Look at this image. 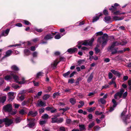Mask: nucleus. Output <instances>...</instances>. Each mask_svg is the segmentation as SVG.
Masks as SVG:
<instances>
[{
  "instance_id": "obj_22",
  "label": "nucleus",
  "mask_w": 131,
  "mask_h": 131,
  "mask_svg": "<svg viewBox=\"0 0 131 131\" xmlns=\"http://www.w3.org/2000/svg\"><path fill=\"white\" fill-rule=\"evenodd\" d=\"M6 99V96H5L2 97H0V103H4Z\"/></svg>"
},
{
  "instance_id": "obj_26",
  "label": "nucleus",
  "mask_w": 131,
  "mask_h": 131,
  "mask_svg": "<svg viewBox=\"0 0 131 131\" xmlns=\"http://www.w3.org/2000/svg\"><path fill=\"white\" fill-rule=\"evenodd\" d=\"M24 53L26 55H28L30 54V51L28 49H25L24 50Z\"/></svg>"
},
{
  "instance_id": "obj_44",
  "label": "nucleus",
  "mask_w": 131,
  "mask_h": 131,
  "mask_svg": "<svg viewBox=\"0 0 131 131\" xmlns=\"http://www.w3.org/2000/svg\"><path fill=\"white\" fill-rule=\"evenodd\" d=\"M38 54V52L36 51L34 52L32 54V56L34 57H36Z\"/></svg>"
},
{
  "instance_id": "obj_37",
  "label": "nucleus",
  "mask_w": 131,
  "mask_h": 131,
  "mask_svg": "<svg viewBox=\"0 0 131 131\" xmlns=\"http://www.w3.org/2000/svg\"><path fill=\"white\" fill-rule=\"evenodd\" d=\"M99 101H100L102 104H103L105 103L106 101L103 98H101L99 100Z\"/></svg>"
},
{
  "instance_id": "obj_49",
  "label": "nucleus",
  "mask_w": 131,
  "mask_h": 131,
  "mask_svg": "<svg viewBox=\"0 0 131 131\" xmlns=\"http://www.w3.org/2000/svg\"><path fill=\"white\" fill-rule=\"evenodd\" d=\"M21 121L20 118L19 117L16 118L15 120V122L16 123L19 122Z\"/></svg>"
},
{
  "instance_id": "obj_5",
  "label": "nucleus",
  "mask_w": 131,
  "mask_h": 131,
  "mask_svg": "<svg viewBox=\"0 0 131 131\" xmlns=\"http://www.w3.org/2000/svg\"><path fill=\"white\" fill-rule=\"evenodd\" d=\"M12 106L10 104H8L4 106L3 107V110L6 112H10L12 115L16 114V111H12Z\"/></svg>"
},
{
  "instance_id": "obj_28",
  "label": "nucleus",
  "mask_w": 131,
  "mask_h": 131,
  "mask_svg": "<svg viewBox=\"0 0 131 131\" xmlns=\"http://www.w3.org/2000/svg\"><path fill=\"white\" fill-rule=\"evenodd\" d=\"M8 94L9 95V99H11V96L12 97V99H14V97L13 96L14 95V93L13 92H10L8 93Z\"/></svg>"
},
{
  "instance_id": "obj_59",
  "label": "nucleus",
  "mask_w": 131,
  "mask_h": 131,
  "mask_svg": "<svg viewBox=\"0 0 131 131\" xmlns=\"http://www.w3.org/2000/svg\"><path fill=\"white\" fill-rule=\"evenodd\" d=\"M108 76L109 78L110 79H111L113 77V74L111 72H110L108 73Z\"/></svg>"
},
{
  "instance_id": "obj_61",
  "label": "nucleus",
  "mask_w": 131,
  "mask_h": 131,
  "mask_svg": "<svg viewBox=\"0 0 131 131\" xmlns=\"http://www.w3.org/2000/svg\"><path fill=\"white\" fill-rule=\"evenodd\" d=\"M60 131H65V128L63 127H61L60 128Z\"/></svg>"
},
{
  "instance_id": "obj_3",
  "label": "nucleus",
  "mask_w": 131,
  "mask_h": 131,
  "mask_svg": "<svg viewBox=\"0 0 131 131\" xmlns=\"http://www.w3.org/2000/svg\"><path fill=\"white\" fill-rule=\"evenodd\" d=\"M127 111V109L125 108L123 112L122 113L121 115V118L123 120L124 123L126 124L130 123L131 121L130 120V117L131 115L129 114L127 115H126L125 114Z\"/></svg>"
},
{
  "instance_id": "obj_11",
  "label": "nucleus",
  "mask_w": 131,
  "mask_h": 131,
  "mask_svg": "<svg viewBox=\"0 0 131 131\" xmlns=\"http://www.w3.org/2000/svg\"><path fill=\"white\" fill-rule=\"evenodd\" d=\"M37 105V106L44 107L46 106V103L41 100H38Z\"/></svg>"
},
{
  "instance_id": "obj_48",
  "label": "nucleus",
  "mask_w": 131,
  "mask_h": 131,
  "mask_svg": "<svg viewBox=\"0 0 131 131\" xmlns=\"http://www.w3.org/2000/svg\"><path fill=\"white\" fill-rule=\"evenodd\" d=\"M95 51L96 53H98L100 51V49L97 47H95Z\"/></svg>"
},
{
  "instance_id": "obj_1",
  "label": "nucleus",
  "mask_w": 131,
  "mask_h": 131,
  "mask_svg": "<svg viewBox=\"0 0 131 131\" xmlns=\"http://www.w3.org/2000/svg\"><path fill=\"white\" fill-rule=\"evenodd\" d=\"M108 36L106 34H104L103 36L98 38L97 42L102 45V48L106 45L108 41Z\"/></svg>"
},
{
  "instance_id": "obj_43",
  "label": "nucleus",
  "mask_w": 131,
  "mask_h": 131,
  "mask_svg": "<svg viewBox=\"0 0 131 131\" xmlns=\"http://www.w3.org/2000/svg\"><path fill=\"white\" fill-rule=\"evenodd\" d=\"M96 108L95 107H92L87 109L88 111L89 112H92Z\"/></svg>"
},
{
  "instance_id": "obj_9",
  "label": "nucleus",
  "mask_w": 131,
  "mask_h": 131,
  "mask_svg": "<svg viewBox=\"0 0 131 131\" xmlns=\"http://www.w3.org/2000/svg\"><path fill=\"white\" fill-rule=\"evenodd\" d=\"M112 8L111 7L109 8V10L112 11V13H113L114 14L116 15H117L120 14V11L118 10L116 12H114V11L116 10V8L114 7L113 6H112Z\"/></svg>"
},
{
  "instance_id": "obj_31",
  "label": "nucleus",
  "mask_w": 131,
  "mask_h": 131,
  "mask_svg": "<svg viewBox=\"0 0 131 131\" xmlns=\"http://www.w3.org/2000/svg\"><path fill=\"white\" fill-rule=\"evenodd\" d=\"M52 121H51L52 123H57V118L56 117H53L52 118H51Z\"/></svg>"
},
{
  "instance_id": "obj_47",
  "label": "nucleus",
  "mask_w": 131,
  "mask_h": 131,
  "mask_svg": "<svg viewBox=\"0 0 131 131\" xmlns=\"http://www.w3.org/2000/svg\"><path fill=\"white\" fill-rule=\"evenodd\" d=\"M12 86L13 88L15 89H17L19 88V86L17 85H15L14 84H13L12 85Z\"/></svg>"
},
{
  "instance_id": "obj_36",
  "label": "nucleus",
  "mask_w": 131,
  "mask_h": 131,
  "mask_svg": "<svg viewBox=\"0 0 131 131\" xmlns=\"http://www.w3.org/2000/svg\"><path fill=\"white\" fill-rule=\"evenodd\" d=\"M50 97V95L49 94H45L44 95L43 97V99L45 100L48 99Z\"/></svg>"
},
{
  "instance_id": "obj_14",
  "label": "nucleus",
  "mask_w": 131,
  "mask_h": 131,
  "mask_svg": "<svg viewBox=\"0 0 131 131\" xmlns=\"http://www.w3.org/2000/svg\"><path fill=\"white\" fill-rule=\"evenodd\" d=\"M35 125V119H32L30 121L28 125L29 127L31 128H32Z\"/></svg>"
},
{
  "instance_id": "obj_30",
  "label": "nucleus",
  "mask_w": 131,
  "mask_h": 131,
  "mask_svg": "<svg viewBox=\"0 0 131 131\" xmlns=\"http://www.w3.org/2000/svg\"><path fill=\"white\" fill-rule=\"evenodd\" d=\"M43 74V73L42 71L40 72L37 73L36 75V77L38 78H39V77L42 76Z\"/></svg>"
},
{
  "instance_id": "obj_4",
  "label": "nucleus",
  "mask_w": 131,
  "mask_h": 131,
  "mask_svg": "<svg viewBox=\"0 0 131 131\" xmlns=\"http://www.w3.org/2000/svg\"><path fill=\"white\" fill-rule=\"evenodd\" d=\"M10 74L12 76V78H13L15 81L18 84H24L27 83V82H28V80H25V79L24 78H22V81H19V78L17 75L15 74L14 72H11Z\"/></svg>"
},
{
  "instance_id": "obj_63",
  "label": "nucleus",
  "mask_w": 131,
  "mask_h": 131,
  "mask_svg": "<svg viewBox=\"0 0 131 131\" xmlns=\"http://www.w3.org/2000/svg\"><path fill=\"white\" fill-rule=\"evenodd\" d=\"M76 73V72L75 71L73 72L70 75V77L71 78L73 77L74 74Z\"/></svg>"
},
{
  "instance_id": "obj_42",
  "label": "nucleus",
  "mask_w": 131,
  "mask_h": 131,
  "mask_svg": "<svg viewBox=\"0 0 131 131\" xmlns=\"http://www.w3.org/2000/svg\"><path fill=\"white\" fill-rule=\"evenodd\" d=\"M35 30L39 32H41L43 31V29L41 28H36L35 29Z\"/></svg>"
},
{
  "instance_id": "obj_15",
  "label": "nucleus",
  "mask_w": 131,
  "mask_h": 131,
  "mask_svg": "<svg viewBox=\"0 0 131 131\" xmlns=\"http://www.w3.org/2000/svg\"><path fill=\"white\" fill-rule=\"evenodd\" d=\"M37 112L36 111H30L28 114V116H32L34 117L37 115Z\"/></svg>"
},
{
  "instance_id": "obj_40",
  "label": "nucleus",
  "mask_w": 131,
  "mask_h": 131,
  "mask_svg": "<svg viewBox=\"0 0 131 131\" xmlns=\"http://www.w3.org/2000/svg\"><path fill=\"white\" fill-rule=\"evenodd\" d=\"M26 113V112L24 110L22 109L19 111V113L20 114L23 115Z\"/></svg>"
},
{
  "instance_id": "obj_41",
  "label": "nucleus",
  "mask_w": 131,
  "mask_h": 131,
  "mask_svg": "<svg viewBox=\"0 0 131 131\" xmlns=\"http://www.w3.org/2000/svg\"><path fill=\"white\" fill-rule=\"evenodd\" d=\"M49 116L46 114H45L42 116V118L43 119H47L48 118Z\"/></svg>"
},
{
  "instance_id": "obj_54",
  "label": "nucleus",
  "mask_w": 131,
  "mask_h": 131,
  "mask_svg": "<svg viewBox=\"0 0 131 131\" xmlns=\"http://www.w3.org/2000/svg\"><path fill=\"white\" fill-rule=\"evenodd\" d=\"M45 109L43 108H41V109H40L39 110V113L40 114H41L44 111Z\"/></svg>"
},
{
  "instance_id": "obj_46",
  "label": "nucleus",
  "mask_w": 131,
  "mask_h": 131,
  "mask_svg": "<svg viewBox=\"0 0 131 131\" xmlns=\"http://www.w3.org/2000/svg\"><path fill=\"white\" fill-rule=\"evenodd\" d=\"M11 72H12V71H9L8 70H5V71H3L2 74H5L6 73H8V74H10V73Z\"/></svg>"
},
{
  "instance_id": "obj_56",
  "label": "nucleus",
  "mask_w": 131,
  "mask_h": 131,
  "mask_svg": "<svg viewBox=\"0 0 131 131\" xmlns=\"http://www.w3.org/2000/svg\"><path fill=\"white\" fill-rule=\"evenodd\" d=\"M118 49V48H115L114 49L115 50L114 51H113L112 52V54H114L116 53L117 52V50Z\"/></svg>"
},
{
  "instance_id": "obj_27",
  "label": "nucleus",
  "mask_w": 131,
  "mask_h": 131,
  "mask_svg": "<svg viewBox=\"0 0 131 131\" xmlns=\"http://www.w3.org/2000/svg\"><path fill=\"white\" fill-rule=\"evenodd\" d=\"M113 19L116 20H121L123 19L124 17H121V18H119L117 16H115L113 17Z\"/></svg>"
},
{
  "instance_id": "obj_24",
  "label": "nucleus",
  "mask_w": 131,
  "mask_h": 131,
  "mask_svg": "<svg viewBox=\"0 0 131 131\" xmlns=\"http://www.w3.org/2000/svg\"><path fill=\"white\" fill-rule=\"evenodd\" d=\"M25 95H24L19 94L18 95V97L19 100L21 101H23L24 99Z\"/></svg>"
},
{
  "instance_id": "obj_50",
  "label": "nucleus",
  "mask_w": 131,
  "mask_h": 131,
  "mask_svg": "<svg viewBox=\"0 0 131 131\" xmlns=\"http://www.w3.org/2000/svg\"><path fill=\"white\" fill-rule=\"evenodd\" d=\"M26 92V91L25 90H23L21 91H20L19 93V94H21V95H24L23 94L25 93Z\"/></svg>"
},
{
  "instance_id": "obj_10",
  "label": "nucleus",
  "mask_w": 131,
  "mask_h": 131,
  "mask_svg": "<svg viewBox=\"0 0 131 131\" xmlns=\"http://www.w3.org/2000/svg\"><path fill=\"white\" fill-rule=\"evenodd\" d=\"M54 33H51L49 34L46 35L44 37V39L45 40H48L51 39L52 38V36L54 35Z\"/></svg>"
},
{
  "instance_id": "obj_18",
  "label": "nucleus",
  "mask_w": 131,
  "mask_h": 131,
  "mask_svg": "<svg viewBox=\"0 0 131 131\" xmlns=\"http://www.w3.org/2000/svg\"><path fill=\"white\" fill-rule=\"evenodd\" d=\"M4 79L8 81H9L12 79V76L10 75H10H7L5 77Z\"/></svg>"
},
{
  "instance_id": "obj_64",
  "label": "nucleus",
  "mask_w": 131,
  "mask_h": 131,
  "mask_svg": "<svg viewBox=\"0 0 131 131\" xmlns=\"http://www.w3.org/2000/svg\"><path fill=\"white\" fill-rule=\"evenodd\" d=\"M42 93V91H40V92H38L37 93V94L36 95V97H38V96L41 95Z\"/></svg>"
},
{
  "instance_id": "obj_13",
  "label": "nucleus",
  "mask_w": 131,
  "mask_h": 131,
  "mask_svg": "<svg viewBox=\"0 0 131 131\" xmlns=\"http://www.w3.org/2000/svg\"><path fill=\"white\" fill-rule=\"evenodd\" d=\"M104 20L106 23H109L112 21L110 17L108 16L105 17Z\"/></svg>"
},
{
  "instance_id": "obj_7",
  "label": "nucleus",
  "mask_w": 131,
  "mask_h": 131,
  "mask_svg": "<svg viewBox=\"0 0 131 131\" xmlns=\"http://www.w3.org/2000/svg\"><path fill=\"white\" fill-rule=\"evenodd\" d=\"M127 42H126L123 41L122 42H118L117 41H115L113 42L111 46L109 47L108 48V51L112 50L114 48V47L118 46L119 45H121L122 46H124L126 44Z\"/></svg>"
},
{
  "instance_id": "obj_12",
  "label": "nucleus",
  "mask_w": 131,
  "mask_h": 131,
  "mask_svg": "<svg viewBox=\"0 0 131 131\" xmlns=\"http://www.w3.org/2000/svg\"><path fill=\"white\" fill-rule=\"evenodd\" d=\"M112 102L113 104V107H111L109 111L110 112L114 110V108H115L117 105V104L115 100L114 99H113L112 100Z\"/></svg>"
},
{
  "instance_id": "obj_23",
  "label": "nucleus",
  "mask_w": 131,
  "mask_h": 131,
  "mask_svg": "<svg viewBox=\"0 0 131 131\" xmlns=\"http://www.w3.org/2000/svg\"><path fill=\"white\" fill-rule=\"evenodd\" d=\"M12 70L15 71H18L19 70L18 68L16 66L14 65L11 67Z\"/></svg>"
},
{
  "instance_id": "obj_8",
  "label": "nucleus",
  "mask_w": 131,
  "mask_h": 131,
  "mask_svg": "<svg viewBox=\"0 0 131 131\" xmlns=\"http://www.w3.org/2000/svg\"><path fill=\"white\" fill-rule=\"evenodd\" d=\"M4 121L5 122L6 127H7V126H8L13 123V119L5 118H4Z\"/></svg>"
},
{
  "instance_id": "obj_53",
  "label": "nucleus",
  "mask_w": 131,
  "mask_h": 131,
  "mask_svg": "<svg viewBox=\"0 0 131 131\" xmlns=\"http://www.w3.org/2000/svg\"><path fill=\"white\" fill-rule=\"evenodd\" d=\"M39 40V39L38 38H34L33 39H32V41L34 42H36L37 41H38Z\"/></svg>"
},
{
  "instance_id": "obj_33",
  "label": "nucleus",
  "mask_w": 131,
  "mask_h": 131,
  "mask_svg": "<svg viewBox=\"0 0 131 131\" xmlns=\"http://www.w3.org/2000/svg\"><path fill=\"white\" fill-rule=\"evenodd\" d=\"M63 36V35H61L60 34H58L55 36L54 38L56 39H59Z\"/></svg>"
},
{
  "instance_id": "obj_62",
  "label": "nucleus",
  "mask_w": 131,
  "mask_h": 131,
  "mask_svg": "<svg viewBox=\"0 0 131 131\" xmlns=\"http://www.w3.org/2000/svg\"><path fill=\"white\" fill-rule=\"evenodd\" d=\"M74 79H69L68 80V83H70L71 84L73 83L74 82Z\"/></svg>"
},
{
  "instance_id": "obj_25",
  "label": "nucleus",
  "mask_w": 131,
  "mask_h": 131,
  "mask_svg": "<svg viewBox=\"0 0 131 131\" xmlns=\"http://www.w3.org/2000/svg\"><path fill=\"white\" fill-rule=\"evenodd\" d=\"M59 62L57 61V60H56L51 64V65L52 67L53 68L56 67Z\"/></svg>"
},
{
  "instance_id": "obj_6",
  "label": "nucleus",
  "mask_w": 131,
  "mask_h": 131,
  "mask_svg": "<svg viewBox=\"0 0 131 131\" xmlns=\"http://www.w3.org/2000/svg\"><path fill=\"white\" fill-rule=\"evenodd\" d=\"M94 40V38H92L91 39L88 40H86L84 41H79L78 42V43L79 45L82 44L84 46H86L88 45L90 46H91Z\"/></svg>"
},
{
  "instance_id": "obj_55",
  "label": "nucleus",
  "mask_w": 131,
  "mask_h": 131,
  "mask_svg": "<svg viewBox=\"0 0 131 131\" xmlns=\"http://www.w3.org/2000/svg\"><path fill=\"white\" fill-rule=\"evenodd\" d=\"M100 128L98 126H94V129L95 130H97L99 129Z\"/></svg>"
},
{
  "instance_id": "obj_57",
  "label": "nucleus",
  "mask_w": 131,
  "mask_h": 131,
  "mask_svg": "<svg viewBox=\"0 0 131 131\" xmlns=\"http://www.w3.org/2000/svg\"><path fill=\"white\" fill-rule=\"evenodd\" d=\"M103 12L104 14L105 15H107L108 14V12L106 9H105L104 10Z\"/></svg>"
},
{
  "instance_id": "obj_51",
  "label": "nucleus",
  "mask_w": 131,
  "mask_h": 131,
  "mask_svg": "<svg viewBox=\"0 0 131 131\" xmlns=\"http://www.w3.org/2000/svg\"><path fill=\"white\" fill-rule=\"evenodd\" d=\"M70 72L69 71H68V72H67L63 74V76L64 77H65L67 76H68V75L70 74Z\"/></svg>"
},
{
  "instance_id": "obj_45",
  "label": "nucleus",
  "mask_w": 131,
  "mask_h": 131,
  "mask_svg": "<svg viewBox=\"0 0 131 131\" xmlns=\"http://www.w3.org/2000/svg\"><path fill=\"white\" fill-rule=\"evenodd\" d=\"M46 122V121L45 120H40L39 122L40 124L41 125H43V124H45Z\"/></svg>"
},
{
  "instance_id": "obj_38",
  "label": "nucleus",
  "mask_w": 131,
  "mask_h": 131,
  "mask_svg": "<svg viewBox=\"0 0 131 131\" xmlns=\"http://www.w3.org/2000/svg\"><path fill=\"white\" fill-rule=\"evenodd\" d=\"M63 119L62 118H57V123H61L63 122Z\"/></svg>"
},
{
  "instance_id": "obj_39",
  "label": "nucleus",
  "mask_w": 131,
  "mask_h": 131,
  "mask_svg": "<svg viewBox=\"0 0 131 131\" xmlns=\"http://www.w3.org/2000/svg\"><path fill=\"white\" fill-rule=\"evenodd\" d=\"M99 19V17L98 16L94 17H93L92 22H94L96 21Z\"/></svg>"
},
{
  "instance_id": "obj_20",
  "label": "nucleus",
  "mask_w": 131,
  "mask_h": 131,
  "mask_svg": "<svg viewBox=\"0 0 131 131\" xmlns=\"http://www.w3.org/2000/svg\"><path fill=\"white\" fill-rule=\"evenodd\" d=\"M12 51L11 50H9L7 51L6 52L5 54V56H4L3 58L5 57H7L10 56L12 54Z\"/></svg>"
},
{
  "instance_id": "obj_32",
  "label": "nucleus",
  "mask_w": 131,
  "mask_h": 131,
  "mask_svg": "<svg viewBox=\"0 0 131 131\" xmlns=\"http://www.w3.org/2000/svg\"><path fill=\"white\" fill-rule=\"evenodd\" d=\"M85 60L83 59H80L78 61V65L80 66L84 62Z\"/></svg>"
},
{
  "instance_id": "obj_58",
  "label": "nucleus",
  "mask_w": 131,
  "mask_h": 131,
  "mask_svg": "<svg viewBox=\"0 0 131 131\" xmlns=\"http://www.w3.org/2000/svg\"><path fill=\"white\" fill-rule=\"evenodd\" d=\"M24 23L25 24L27 25H31V24L29 23L28 21L24 20Z\"/></svg>"
},
{
  "instance_id": "obj_52",
  "label": "nucleus",
  "mask_w": 131,
  "mask_h": 131,
  "mask_svg": "<svg viewBox=\"0 0 131 131\" xmlns=\"http://www.w3.org/2000/svg\"><path fill=\"white\" fill-rule=\"evenodd\" d=\"M58 93H53V98H55L56 97L58 96Z\"/></svg>"
},
{
  "instance_id": "obj_21",
  "label": "nucleus",
  "mask_w": 131,
  "mask_h": 131,
  "mask_svg": "<svg viewBox=\"0 0 131 131\" xmlns=\"http://www.w3.org/2000/svg\"><path fill=\"white\" fill-rule=\"evenodd\" d=\"M93 75H94L93 73H92L91 74L90 76L88 78L87 80V81L88 83H89L91 81L93 78Z\"/></svg>"
},
{
  "instance_id": "obj_16",
  "label": "nucleus",
  "mask_w": 131,
  "mask_h": 131,
  "mask_svg": "<svg viewBox=\"0 0 131 131\" xmlns=\"http://www.w3.org/2000/svg\"><path fill=\"white\" fill-rule=\"evenodd\" d=\"M78 49L75 48H71L68 49L67 51L70 53H74L77 51Z\"/></svg>"
},
{
  "instance_id": "obj_17",
  "label": "nucleus",
  "mask_w": 131,
  "mask_h": 131,
  "mask_svg": "<svg viewBox=\"0 0 131 131\" xmlns=\"http://www.w3.org/2000/svg\"><path fill=\"white\" fill-rule=\"evenodd\" d=\"M9 29H8L5 31H3L1 34L2 35L4 36H7L9 31Z\"/></svg>"
},
{
  "instance_id": "obj_60",
  "label": "nucleus",
  "mask_w": 131,
  "mask_h": 131,
  "mask_svg": "<svg viewBox=\"0 0 131 131\" xmlns=\"http://www.w3.org/2000/svg\"><path fill=\"white\" fill-rule=\"evenodd\" d=\"M14 25L19 27H22V26L21 24L19 23L16 24L15 25Z\"/></svg>"
},
{
  "instance_id": "obj_34",
  "label": "nucleus",
  "mask_w": 131,
  "mask_h": 131,
  "mask_svg": "<svg viewBox=\"0 0 131 131\" xmlns=\"http://www.w3.org/2000/svg\"><path fill=\"white\" fill-rule=\"evenodd\" d=\"M70 102L72 104L74 105L76 103V100L74 99L71 98L70 100Z\"/></svg>"
},
{
  "instance_id": "obj_35",
  "label": "nucleus",
  "mask_w": 131,
  "mask_h": 131,
  "mask_svg": "<svg viewBox=\"0 0 131 131\" xmlns=\"http://www.w3.org/2000/svg\"><path fill=\"white\" fill-rule=\"evenodd\" d=\"M95 125V123L94 122L91 123L89 125L88 127L89 128H91L93 127Z\"/></svg>"
},
{
  "instance_id": "obj_29",
  "label": "nucleus",
  "mask_w": 131,
  "mask_h": 131,
  "mask_svg": "<svg viewBox=\"0 0 131 131\" xmlns=\"http://www.w3.org/2000/svg\"><path fill=\"white\" fill-rule=\"evenodd\" d=\"M79 127H80V130H79L80 131H82L85 129V128L84 125L82 124L80 125H79Z\"/></svg>"
},
{
  "instance_id": "obj_19",
  "label": "nucleus",
  "mask_w": 131,
  "mask_h": 131,
  "mask_svg": "<svg viewBox=\"0 0 131 131\" xmlns=\"http://www.w3.org/2000/svg\"><path fill=\"white\" fill-rule=\"evenodd\" d=\"M111 71L114 75H117L119 77H120L121 74L118 72L114 70H111Z\"/></svg>"
},
{
  "instance_id": "obj_2",
  "label": "nucleus",
  "mask_w": 131,
  "mask_h": 131,
  "mask_svg": "<svg viewBox=\"0 0 131 131\" xmlns=\"http://www.w3.org/2000/svg\"><path fill=\"white\" fill-rule=\"evenodd\" d=\"M125 90L123 89H121L120 91L116 93L114 95L115 99L117 100H118L120 99L122 97L123 99L125 98L127 95V92H124Z\"/></svg>"
}]
</instances>
